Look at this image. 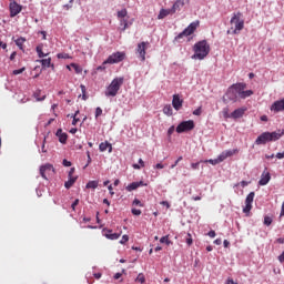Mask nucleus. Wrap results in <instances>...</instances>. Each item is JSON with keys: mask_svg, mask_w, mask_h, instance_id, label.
I'll use <instances>...</instances> for the list:
<instances>
[{"mask_svg": "<svg viewBox=\"0 0 284 284\" xmlns=\"http://www.w3.org/2000/svg\"><path fill=\"white\" fill-rule=\"evenodd\" d=\"M239 83H235L233 85H231L225 95L223 97V102L224 103H236V101H239V88H237Z\"/></svg>", "mask_w": 284, "mask_h": 284, "instance_id": "nucleus-5", "label": "nucleus"}, {"mask_svg": "<svg viewBox=\"0 0 284 284\" xmlns=\"http://www.w3.org/2000/svg\"><path fill=\"white\" fill-rule=\"evenodd\" d=\"M120 26H121V31L125 32V30H128V20L121 19L120 20Z\"/></svg>", "mask_w": 284, "mask_h": 284, "instance_id": "nucleus-32", "label": "nucleus"}, {"mask_svg": "<svg viewBox=\"0 0 284 284\" xmlns=\"http://www.w3.org/2000/svg\"><path fill=\"white\" fill-rule=\"evenodd\" d=\"M276 159H284V151L281 153V152H278V153H276Z\"/></svg>", "mask_w": 284, "mask_h": 284, "instance_id": "nucleus-60", "label": "nucleus"}, {"mask_svg": "<svg viewBox=\"0 0 284 284\" xmlns=\"http://www.w3.org/2000/svg\"><path fill=\"white\" fill-rule=\"evenodd\" d=\"M68 116H71L72 120V125H77V122L79 121V118H77V114H71V115H68Z\"/></svg>", "mask_w": 284, "mask_h": 284, "instance_id": "nucleus-51", "label": "nucleus"}, {"mask_svg": "<svg viewBox=\"0 0 284 284\" xmlns=\"http://www.w3.org/2000/svg\"><path fill=\"white\" fill-rule=\"evenodd\" d=\"M148 45H150V42H141L136 47V53L139 54L141 61H145V50H148Z\"/></svg>", "mask_w": 284, "mask_h": 284, "instance_id": "nucleus-10", "label": "nucleus"}, {"mask_svg": "<svg viewBox=\"0 0 284 284\" xmlns=\"http://www.w3.org/2000/svg\"><path fill=\"white\" fill-rule=\"evenodd\" d=\"M85 187L87 190H97L99 187V181H89Z\"/></svg>", "mask_w": 284, "mask_h": 284, "instance_id": "nucleus-23", "label": "nucleus"}, {"mask_svg": "<svg viewBox=\"0 0 284 284\" xmlns=\"http://www.w3.org/2000/svg\"><path fill=\"white\" fill-rule=\"evenodd\" d=\"M126 192H134V190H139V183L132 182L125 187Z\"/></svg>", "mask_w": 284, "mask_h": 284, "instance_id": "nucleus-26", "label": "nucleus"}, {"mask_svg": "<svg viewBox=\"0 0 284 284\" xmlns=\"http://www.w3.org/2000/svg\"><path fill=\"white\" fill-rule=\"evenodd\" d=\"M130 241V236L123 235L122 239L120 240L121 245H125Z\"/></svg>", "mask_w": 284, "mask_h": 284, "instance_id": "nucleus-42", "label": "nucleus"}, {"mask_svg": "<svg viewBox=\"0 0 284 284\" xmlns=\"http://www.w3.org/2000/svg\"><path fill=\"white\" fill-rule=\"evenodd\" d=\"M10 17L14 18L23 10V6L19 4L17 0H10L9 3Z\"/></svg>", "mask_w": 284, "mask_h": 284, "instance_id": "nucleus-9", "label": "nucleus"}, {"mask_svg": "<svg viewBox=\"0 0 284 284\" xmlns=\"http://www.w3.org/2000/svg\"><path fill=\"white\" fill-rule=\"evenodd\" d=\"M187 239H186V244L190 246V245H192V243H193V240H192V234H190V233H187Z\"/></svg>", "mask_w": 284, "mask_h": 284, "instance_id": "nucleus-55", "label": "nucleus"}, {"mask_svg": "<svg viewBox=\"0 0 284 284\" xmlns=\"http://www.w3.org/2000/svg\"><path fill=\"white\" fill-rule=\"evenodd\" d=\"M163 113L166 114V116H172L174 114L172 110V105L170 104L164 105Z\"/></svg>", "mask_w": 284, "mask_h": 284, "instance_id": "nucleus-25", "label": "nucleus"}, {"mask_svg": "<svg viewBox=\"0 0 284 284\" xmlns=\"http://www.w3.org/2000/svg\"><path fill=\"white\" fill-rule=\"evenodd\" d=\"M163 168H165V165H163L162 163H158L154 169L155 170H163Z\"/></svg>", "mask_w": 284, "mask_h": 284, "instance_id": "nucleus-58", "label": "nucleus"}, {"mask_svg": "<svg viewBox=\"0 0 284 284\" xmlns=\"http://www.w3.org/2000/svg\"><path fill=\"white\" fill-rule=\"evenodd\" d=\"M201 162L191 163L192 170H199Z\"/></svg>", "mask_w": 284, "mask_h": 284, "instance_id": "nucleus-54", "label": "nucleus"}, {"mask_svg": "<svg viewBox=\"0 0 284 284\" xmlns=\"http://www.w3.org/2000/svg\"><path fill=\"white\" fill-rule=\"evenodd\" d=\"M264 225H267V226L272 225V217L265 216L264 217Z\"/></svg>", "mask_w": 284, "mask_h": 284, "instance_id": "nucleus-49", "label": "nucleus"}, {"mask_svg": "<svg viewBox=\"0 0 284 284\" xmlns=\"http://www.w3.org/2000/svg\"><path fill=\"white\" fill-rule=\"evenodd\" d=\"M101 114H103V109H101L100 106H98L95 109V119H99V116H101Z\"/></svg>", "mask_w": 284, "mask_h": 284, "instance_id": "nucleus-45", "label": "nucleus"}, {"mask_svg": "<svg viewBox=\"0 0 284 284\" xmlns=\"http://www.w3.org/2000/svg\"><path fill=\"white\" fill-rule=\"evenodd\" d=\"M160 243H165L166 245H171L172 241H170V239H168V235H165L160 239Z\"/></svg>", "mask_w": 284, "mask_h": 284, "instance_id": "nucleus-38", "label": "nucleus"}, {"mask_svg": "<svg viewBox=\"0 0 284 284\" xmlns=\"http://www.w3.org/2000/svg\"><path fill=\"white\" fill-rule=\"evenodd\" d=\"M108 145H110V142H108V141H104V142H102V143H100V145H99L100 152H105V151H108Z\"/></svg>", "mask_w": 284, "mask_h": 284, "instance_id": "nucleus-29", "label": "nucleus"}, {"mask_svg": "<svg viewBox=\"0 0 284 284\" xmlns=\"http://www.w3.org/2000/svg\"><path fill=\"white\" fill-rule=\"evenodd\" d=\"M184 37H187L183 31L181 33H179L175 38H174V43H181V39H183Z\"/></svg>", "mask_w": 284, "mask_h": 284, "instance_id": "nucleus-35", "label": "nucleus"}, {"mask_svg": "<svg viewBox=\"0 0 284 284\" xmlns=\"http://www.w3.org/2000/svg\"><path fill=\"white\" fill-rule=\"evenodd\" d=\"M70 134H77V132H79V129H77V128H72V129H70Z\"/></svg>", "mask_w": 284, "mask_h": 284, "instance_id": "nucleus-62", "label": "nucleus"}, {"mask_svg": "<svg viewBox=\"0 0 284 284\" xmlns=\"http://www.w3.org/2000/svg\"><path fill=\"white\" fill-rule=\"evenodd\" d=\"M62 165H64V168H71L72 166V162L68 161V160H63L62 161Z\"/></svg>", "mask_w": 284, "mask_h": 284, "instance_id": "nucleus-52", "label": "nucleus"}, {"mask_svg": "<svg viewBox=\"0 0 284 284\" xmlns=\"http://www.w3.org/2000/svg\"><path fill=\"white\" fill-rule=\"evenodd\" d=\"M132 205H138V207H144V204L139 199H134Z\"/></svg>", "mask_w": 284, "mask_h": 284, "instance_id": "nucleus-44", "label": "nucleus"}, {"mask_svg": "<svg viewBox=\"0 0 284 284\" xmlns=\"http://www.w3.org/2000/svg\"><path fill=\"white\" fill-rule=\"evenodd\" d=\"M185 6V1L183 0H176L172 8H171V12L172 14H174L176 12V10H181L183 7Z\"/></svg>", "mask_w": 284, "mask_h": 284, "instance_id": "nucleus-18", "label": "nucleus"}, {"mask_svg": "<svg viewBox=\"0 0 284 284\" xmlns=\"http://www.w3.org/2000/svg\"><path fill=\"white\" fill-rule=\"evenodd\" d=\"M80 89H81V92H82V99H83V101H88V97H87V94H85V92H87L85 85H84V84H81V85H80Z\"/></svg>", "mask_w": 284, "mask_h": 284, "instance_id": "nucleus-36", "label": "nucleus"}, {"mask_svg": "<svg viewBox=\"0 0 284 284\" xmlns=\"http://www.w3.org/2000/svg\"><path fill=\"white\" fill-rule=\"evenodd\" d=\"M180 161H183V156L178 158V160L171 165V170H174L179 165Z\"/></svg>", "mask_w": 284, "mask_h": 284, "instance_id": "nucleus-46", "label": "nucleus"}, {"mask_svg": "<svg viewBox=\"0 0 284 284\" xmlns=\"http://www.w3.org/2000/svg\"><path fill=\"white\" fill-rule=\"evenodd\" d=\"M196 28H199V21L191 22L184 30V36L190 37L196 32Z\"/></svg>", "mask_w": 284, "mask_h": 284, "instance_id": "nucleus-12", "label": "nucleus"}, {"mask_svg": "<svg viewBox=\"0 0 284 284\" xmlns=\"http://www.w3.org/2000/svg\"><path fill=\"white\" fill-rule=\"evenodd\" d=\"M206 163H210L211 165H219V163H221V162H219V160L216 158V159H213V160L212 159L207 160Z\"/></svg>", "mask_w": 284, "mask_h": 284, "instance_id": "nucleus-50", "label": "nucleus"}, {"mask_svg": "<svg viewBox=\"0 0 284 284\" xmlns=\"http://www.w3.org/2000/svg\"><path fill=\"white\" fill-rule=\"evenodd\" d=\"M57 58L58 59H72V57H70V54H68V53H58Z\"/></svg>", "mask_w": 284, "mask_h": 284, "instance_id": "nucleus-39", "label": "nucleus"}, {"mask_svg": "<svg viewBox=\"0 0 284 284\" xmlns=\"http://www.w3.org/2000/svg\"><path fill=\"white\" fill-rule=\"evenodd\" d=\"M135 283H145V275L143 273H139V275L135 278Z\"/></svg>", "mask_w": 284, "mask_h": 284, "instance_id": "nucleus-33", "label": "nucleus"}, {"mask_svg": "<svg viewBox=\"0 0 284 284\" xmlns=\"http://www.w3.org/2000/svg\"><path fill=\"white\" fill-rule=\"evenodd\" d=\"M194 128L195 124L193 120L182 121L176 126L175 132H178V134H183V132H191V130H194Z\"/></svg>", "mask_w": 284, "mask_h": 284, "instance_id": "nucleus-6", "label": "nucleus"}, {"mask_svg": "<svg viewBox=\"0 0 284 284\" xmlns=\"http://www.w3.org/2000/svg\"><path fill=\"white\" fill-rule=\"evenodd\" d=\"M14 43L19 48V50H23V43H26V38L20 37L17 40H14Z\"/></svg>", "mask_w": 284, "mask_h": 284, "instance_id": "nucleus-24", "label": "nucleus"}, {"mask_svg": "<svg viewBox=\"0 0 284 284\" xmlns=\"http://www.w3.org/2000/svg\"><path fill=\"white\" fill-rule=\"evenodd\" d=\"M71 68H73L75 74H81V72H83V68H81L79 64L77 63H71Z\"/></svg>", "mask_w": 284, "mask_h": 284, "instance_id": "nucleus-27", "label": "nucleus"}, {"mask_svg": "<svg viewBox=\"0 0 284 284\" xmlns=\"http://www.w3.org/2000/svg\"><path fill=\"white\" fill-rule=\"evenodd\" d=\"M230 23L232 26H235V28L232 31V34H239L243 28H245V20H243V13L236 12L233 13Z\"/></svg>", "mask_w": 284, "mask_h": 284, "instance_id": "nucleus-4", "label": "nucleus"}, {"mask_svg": "<svg viewBox=\"0 0 284 284\" xmlns=\"http://www.w3.org/2000/svg\"><path fill=\"white\" fill-rule=\"evenodd\" d=\"M271 112H284V98L281 100L275 101L271 106H270Z\"/></svg>", "mask_w": 284, "mask_h": 284, "instance_id": "nucleus-11", "label": "nucleus"}, {"mask_svg": "<svg viewBox=\"0 0 284 284\" xmlns=\"http://www.w3.org/2000/svg\"><path fill=\"white\" fill-rule=\"evenodd\" d=\"M38 63H41L42 68H52L54 70V64H52V58L37 60Z\"/></svg>", "mask_w": 284, "mask_h": 284, "instance_id": "nucleus-17", "label": "nucleus"}, {"mask_svg": "<svg viewBox=\"0 0 284 284\" xmlns=\"http://www.w3.org/2000/svg\"><path fill=\"white\" fill-rule=\"evenodd\" d=\"M254 196H256V194L254 192H251L246 199H245V203L252 204L254 203Z\"/></svg>", "mask_w": 284, "mask_h": 284, "instance_id": "nucleus-30", "label": "nucleus"}, {"mask_svg": "<svg viewBox=\"0 0 284 284\" xmlns=\"http://www.w3.org/2000/svg\"><path fill=\"white\" fill-rule=\"evenodd\" d=\"M236 88L240 99H247L248 97H252V94H254V91L252 90L245 91V88H247V84L245 83H237Z\"/></svg>", "mask_w": 284, "mask_h": 284, "instance_id": "nucleus-8", "label": "nucleus"}, {"mask_svg": "<svg viewBox=\"0 0 284 284\" xmlns=\"http://www.w3.org/2000/svg\"><path fill=\"white\" fill-rule=\"evenodd\" d=\"M225 159H227V156L225 155V151H223L219 156H217V161L220 163H223V161H225Z\"/></svg>", "mask_w": 284, "mask_h": 284, "instance_id": "nucleus-40", "label": "nucleus"}, {"mask_svg": "<svg viewBox=\"0 0 284 284\" xmlns=\"http://www.w3.org/2000/svg\"><path fill=\"white\" fill-rule=\"evenodd\" d=\"M239 152V149H233V150H226L224 151V154L226 155V159H230V156H234Z\"/></svg>", "mask_w": 284, "mask_h": 284, "instance_id": "nucleus-28", "label": "nucleus"}, {"mask_svg": "<svg viewBox=\"0 0 284 284\" xmlns=\"http://www.w3.org/2000/svg\"><path fill=\"white\" fill-rule=\"evenodd\" d=\"M77 205H79V199H75L73 201V203L71 204V207H72L73 212L77 210Z\"/></svg>", "mask_w": 284, "mask_h": 284, "instance_id": "nucleus-53", "label": "nucleus"}, {"mask_svg": "<svg viewBox=\"0 0 284 284\" xmlns=\"http://www.w3.org/2000/svg\"><path fill=\"white\" fill-rule=\"evenodd\" d=\"M202 112H203V110H202V108L200 106V108H197V109H195V110L193 111V114H194V116H201Z\"/></svg>", "mask_w": 284, "mask_h": 284, "instance_id": "nucleus-48", "label": "nucleus"}, {"mask_svg": "<svg viewBox=\"0 0 284 284\" xmlns=\"http://www.w3.org/2000/svg\"><path fill=\"white\" fill-rule=\"evenodd\" d=\"M118 17L119 19H125V17H128V9H122L118 11Z\"/></svg>", "mask_w": 284, "mask_h": 284, "instance_id": "nucleus-34", "label": "nucleus"}, {"mask_svg": "<svg viewBox=\"0 0 284 284\" xmlns=\"http://www.w3.org/2000/svg\"><path fill=\"white\" fill-rule=\"evenodd\" d=\"M77 176L74 178H68V181L64 182V187L65 190H70V187H72V185H74V183H77Z\"/></svg>", "mask_w": 284, "mask_h": 284, "instance_id": "nucleus-22", "label": "nucleus"}, {"mask_svg": "<svg viewBox=\"0 0 284 284\" xmlns=\"http://www.w3.org/2000/svg\"><path fill=\"white\" fill-rule=\"evenodd\" d=\"M193 52L194 54L191 57V59L203 61V59L210 54V43H207V40L197 41L193 45Z\"/></svg>", "mask_w": 284, "mask_h": 284, "instance_id": "nucleus-2", "label": "nucleus"}, {"mask_svg": "<svg viewBox=\"0 0 284 284\" xmlns=\"http://www.w3.org/2000/svg\"><path fill=\"white\" fill-rule=\"evenodd\" d=\"M124 60H125V52L118 51L109 55V58L104 63H110L111 65H113L114 63H121V61H124Z\"/></svg>", "mask_w": 284, "mask_h": 284, "instance_id": "nucleus-7", "label": "nucleus"}, {"mask_svg": "<svg viewBox=\"0 0 284 284\" xmlns=\"http://www.w3.org/2000/svg\"><path fill=\"white\" fill-rule=\"evenodd\" d=\"M169 14H172V9H161L158 19H165Z\"/></svg>", "mask_w": 284, "mask_h": 284, "instance_id": "nucleus-21", "label": "nucleus"}, {"mask_svg": "<svg viewBox=\"0 0 284 284\" xmlns=\"http://www.w3.org/2000/svg\"><path fill=\"white\" fill-rule=\"evenodd\" d=\"M251 211H252V204L245 203V206L243 209L244 214H250Z\"/></svg>", "mask_w": 284, "mask_h": 284, "instance_id": "nucleus-37", "label": "nucleus"}, {"mask_svg": "<svg viewBox=\"0 0 284 284\" xmlns=\"http://www.w3.org/2000/svg\"><path fill=\"white\" fill-rule=\"evenodd\" d=\"M284 135V130H277V131H266L260 134L255 140V145H265L267 143H272L274 141H278L281 136Z\"/></svg>", "mask_w": 284, "mask_h": 284, "instance_id": "nucleus-1", "label": "nucleus"}, {"mask_svg": "<svg viewBox=\"0 0 284 284\" xmlns=\"http://www.w3.org/2000/svg\"><path fill=\"white\" fill-rule=\"evenodd\" d=\"M207 236H210V239H214L216 236V232L214 230H211L209 233H207Z\"/></svg>", "mask_w": 284, "mask_h": 284, "instance_id": "nucleus-56", "label": "nucleus"}, {"mask_svg": "<svg viewBox=\"0 0 284 284\" xmlns=\"http://www.w3.org/2000/svg\"><path fill=\"white\" fill-rule=\"evenodd\" d=\"M240 185L242 187H247L250 185V182L243 180V181L240 182Z\"/></svg>", "mask_w": 284, "mask_h": 284, "instance_id": "nucleus-57", "label": "nucleus"}, {"mask_svg": "<svg viewBox=\"0 0 284 284\" xmlns=\"http://www.w3.org/2000/svg\"><path fill=\"white\" fill-rule=\"evenodd\" d=\"M45 172H54V166L52 164H44L40 166V175L42 179H44V181H48Z\"/></svg>", "mask_w": 284, "mask_h": 284, "instance_id": "nucleus-14", "label": "nucleus"}, {"mask_svg": "<svg viewBox=\"0 0 284 284\" xmlns=\"http://www.w3.org/2000/svg\"><path fill=\"white\" fill-rule=\"evenodd\" d=\"M74 174V168H71L69 173H68V178H73L72 175Z\"/></svg>", "mask_w": 284, "mask_h": 284, "instance_id": "nucleus-61", "label": "nucleus"}, {"mask_svg": "<svg viewBox=\"0 0 284 284\" xmlns=\"http://www.w3.org/2000/svg\"><path fill=\"white\" fill-rule=\"evenodd\" d=\"M172 106L174 108V110H176V112H179V110L183 108V99H181V95L179 94L173 95Z\"/></svg>", "mask_w": 284, "mask_h": 284, "instance_id": "nucleus-13", "label": "nucleus"}, {"mask_svg": "<svg viewBox=\"0 0 284 284\" xmlns=\"http://www.w3.org/2000/svg\"><path fill=\"white\" fill-rule=\"evenodd\" d=\"M131 213L133 214V216H141V210L139 209H131Z\"/></svg>", "mask_w": 284, "mask_h": 284, "instance_id": "nucleus-47", "label": "nucleus"}, {"mask_svg": "<svg viewBox=\"0 0 284 284\" xmlns=\"http://www.w3.org/2000/svg\"><path fill=\"white\" fill-rule=\"evenodd\" d=\"M123 81H125L123 77L114 78L110 85L106 87L105 97H116L119 90H121V85H123Z\"/></svg>", "mask_w": 284, "mask_h": 284, "instance_id": "nucleus-3", "label": "nucleus"}, {"mask_svg": "<svg viewBox=\"0 0 284 284\" xmlns=\"http://www.w3.org/2000/svg\"><path fill=\"white\" fill-rule=\"evenodd\" d=\"M23 72H26V67H22L21 69L13 70L12 74H14V75L23 74Z\"/></svg>", "mask_w": 284, "mask_h": 284, "instance_id": "nucleus-41", "label": "nucleus"}, {"mask_svg": "<svg viewBox=\"0 0 284 284\" xmlns=\"http://www.w3.org/2000/svg\"><path fill=\"white\" fill-rule=\"evenodd\" d=\"M55 136H58L59 142L64 145V143H68V133H63V129H58L55 132Z\"/></svg>", "mask_w": 284, "mask_h": 284, "instance_id": "nucleus-16", "label": "nucleus"}, {"mask_svg": "<svg viewBox=\"0 0 284 284\" xmlns=\"http://www.w3.org/2000/svg\"><path fill=\"white\" fill-rule=\"evenodd\" d=\"M121 237V233H111V235H106V239H109V241H116Z\"/></svg>", "mask_w": 284, "mask_h": 284, "instance_id": "nucleus-31", "label": "nucleus"}, {"mask_svg": "<svg viewBox=\"0 0 284 284\" xmlns=\"http://www.w3.org/2000/svg\"><path fill=\"white\" fill-rule=\"evenodd\" d=\"M271 180H272V175L270 174V172L264 171L258 181V185H267V183H270Z\"/></svg>", "mask_w": 284, "mask_h": 284, "instance_id": "nucleus-15", "label": "nucleus"}, {"mask_svg": "<svg viewBox=\"0 0 284 284\" xmlns=\"http://www.w3.org/2000/svg\"><path fill=\"white\" fill-rule=\"evenodd\" d=\"M174 133V126H170L169 130H168V134H173Z\"/></svg>", "mask_w": 284, "mask_h": 284, "instance_id": "nucleus-64", "label": "nucleus"}, {"mask_svg": "<svg viewBox=\"0 0 284 284\" xmlns=\"http://www.w3.org/2000/svg\"><path fill=\"white\" fill-rule=\"evenodd\" d=\"M87 164L83 166V170H85V168H88V165H90V163H92V158L90 156V151H87Z\"/></svg>", "mask_w": 284, "mask_h": 284, "instance_id": "nucleus-43", "label": "nucleus"}, {"mask_svg": "<svg viewBox=\"0 0 284 284\" xmlns=\"http://www.w3.org/2000/svg\"><path fill=\"white\" fill-rule=\"evenodd\" d=\"M36 52L39 59H43V57H48V53H43V43H40L36 47Z\"/></svg>", "mask_w": 284, "mask_h": 284, "instance_id": "nucleus-20", "label": "nucleus"}, {"mask_svg": "<svg viewBox=\"0 0 284 284\" xmlns=\"http://www.w3.org/2000/svg\"><path fill=\"white\" fill-rule=\"evenodd\" d=\"M215 245H221V243H223V241L221 239H216L213 242Z\"/></svg>", "mask_w": 284, "mask_h": 284, "instance_id": "nucleus-63", "label": "nucleus"}, {"mask_svg": "<svg viewBox=\"0 0 284 284\" xmlns=\"http://www.w3.org/2000/svg\"><path fill=\"white\" fill-rule=\"evenodd\" d=\"M243 114H245V109H243V108L235 109L231 113V119H241L243 116Z\"/></svg>", "mask_w": 284, "mask_h": 284, "instance_id": "nucleus-19", "label": "nucleus"}, {"mask_svg": "<svg viewBox=\"0 0 284 284\" xmlns=\"http://www.w3.org/2000/svg\"><path fill=\"white\" fill-rule=\"evenodd\" d=\"M108 190H109V193L111 194V196H114V191H113L112 184H110L108 186Z\"/></svg>", "mask_w": 284, "mask_h": 284, "instance_id": "nucleus-59", "label": "nucleus"}]
</instances>
